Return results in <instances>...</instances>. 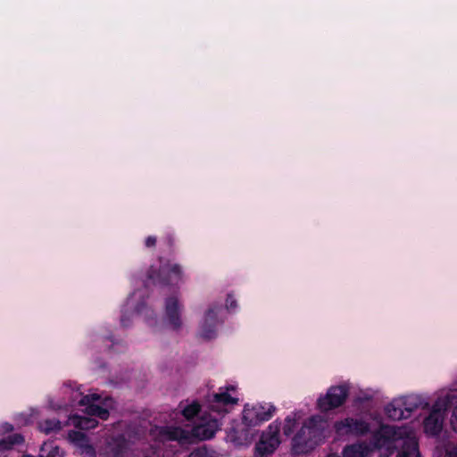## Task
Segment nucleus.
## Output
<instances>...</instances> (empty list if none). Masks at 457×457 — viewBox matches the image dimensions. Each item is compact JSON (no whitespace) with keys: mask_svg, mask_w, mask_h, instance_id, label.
Returning a JSON list of instances; mask_svg holds the SVG:
<instances>
[{"mask_svg":"<svg viewBox=\"0 0 457 457\" xmlns=\"http://www.w3.org/2000/svg\"><path fill=\"white\" fill-rule=\"evenodd\" d=\"M324 428V420L320 416L314 415L307 419L292 437V454L301 455L312 451L322 442Z\"/></svg>","mask_w":457,"mask_h":457,"instance_id":"1","label":"nucleus"},{"mask_svg":"<svg viewBox=\"0 0 457 457\" xmlns=\"http://www.w3.org/2000/svg\"><path fill=\"white\" fill-rule=\"evenodd\" d=\"M164 258L159 257L160 266L151 265L146 272L145 285L168 287L175 286L182 280L183 272L179 264L163 263Z\"/></svg>","mask_w":457,"mask_h":457,"instance_id":"2","label":"nucleus"},{"mask_svg":"<svg viewBox=\"0 0 457 457\" xmlns=\"http://www.w3.org/2000/svg\"><path fill=\"white\" fill-rule=\"evenodd\" d=\"M349 392L350 387L347 384L331 386L328 388L326 394L318 397L316 407L322 413L337 409L345 404Z\"/></svg>","mask_w":457,"mask_h":457,"instance_id":"3","label":"nucleus"},{"mask_svg":"<svg viewBox=\"0 0 457 457\" xmlns=\"http://www.w3.org/2000/svg\"><path fill=\"white\" fill-rule=\"evenodd\" d=\"M201 428H202L199 426H194L191 430H187L180 427L165 426L161 428L160 435L168 440L177 441L179 445H185L194 444L197 440L201 439L199 436V430ZM212 435V432L209 435L204 433L202 439L210 438Z\"/></svg>","mask_w":457,"mask_h":457,"instance_id":"4","label":"nucleus"},{"mask_svg":"<svg viewBox=\"0 0 457 457\" xmlns=\"http://www.w3.org/2000/svg\"><path fill=\"white\" fill-rule=\"evenodd\" d=\"M422 405V401L418 396H408L400 400H395L385 408L387 418L392 420H401L411 416V412Z\"/></svg>","mask_w":457,"mask_h":457,"instance_id":"5","label":"nucleus"},{"mask_svg":"<svg viewBox=\"0 0 457 457\" xmlns=\"http://www.w3.org/2000/svg\"><path fill=\"white\" fill-rule=\"evenodd\" d=\"M279 431L280 424L274 421L262 432L255 445V455L257 457H267L275 452L280 445Z\"/></svg>","mask_w":457,"mask_h":457,"instance_id":"6","label":"nucleus"},{"mask_svg":"<svg viewBox=\"0 0 457 457\" xmlns=\"http://www.w3.org/2000/svg\"><path fill=\"white\" fill-rule=\"evenodd\" d=\"M275 406L272 404H260L252 409L245 408L243 411V422L248 427H256L262 422L270 420L275 412Z\"/></svg>","mask_w":457,"mask_h":457,"instance_id":"7","label":"nucleus"},{"mask_svg":"<svg viewBox=\"0 0 457 457\" xmlns=\"http://www.w3.org/2000/svg\"><path fill=\"white\" fill-rule=\"evenodd\" d=\"M370 424L362 420L347 417L334 423V429L339 436H364L370 432Z\"/></svg>","mask_w":457,"mask_h":457,"instance_id":"8","label":"nucleus"},{"mask_svg":"<svg viewBox=\"0 0 457 457\" xmlns=\"http://www.w3.org/2000/svg\"><path fill=\"white\" fill-rule=\"evenodd\" d=\"M183 305L176 296H170L165 299L164 318L168 325L175 331L182 327L181 312Z\"/></svg>","mask_w":457,"mask_h":457,"instance_id":"9","label":"nucleus"},{"mask_svg":"<svg viewBox=\"0 0 457 457\" xmlns=\"http://www.w3.org/2000/svg\"><path fill=\"white\" fill-rule=\"evenodd\" d=\"M218 307H210L205 315L204 321L200 327V337L206 340H211L217 336Z\"/></svg>","mask_w":457,"mask_h":457,"instance_id":"10","label":"nucleus"},{"mask_svg":"<svg viewBox=\"0 0 457 457\" xmlns=\"http://www.w3.org/2000/svg\"><path fill=\"white\" fill-rule=\"evenodd\" d=\"M98 399L99 396L96 394L83 395L79 403L81 406H86V411L89 416L97 417L103 420H106L110 415L109 411L106 408L95 403Z\"/></svg>","mask_w":457,"mask_h":457,"instance_id":"11","label":"nucleus"},{"mask_svg":"<svg viewBox=\"0 0 457 457\" xmlns=\"http://www.w3.org/2000/svg\"><path fill=\"white\" fill-rule=\"evenodd\" d=\"M444 417L437 403L433 406L432 411L424 420V430L430 436H438L443 428Z\"/></svg>","mask_w":457,"mask_h":457,"instance_id":"12","label":"nucleus"},{"mask_svg":"<svg viewBox=\"0 0 457 457\" xmlns=\"http://www.w3.org/2000/svg\"><path fill=\"white\" fill-rule=\"evenodd\" d=\"M236 387L234 386H228L224 388L220 387V392L216 393L212 395V400L211 402V409L213 411H218L220 406H228L237 403L238 399L230 395V391H235Z\"/></svg>","mask_w":457,"mask_h":457,"instance_id":"13","label":"nucleus"},{"mask_svg":"<svg viewBox=\"0 0 457 457\" xmlns=\"http://www.w3.org/2000/svg\"><path fill=\"white\" fill-rule=\"evenodd\" d=\"M127 449L126 439L122 436H118L107 442L105 453L108 457H126Z\"/></svg>","mask_w":457,"mask_h":457,"instance_id":"14","label":"nucleus"},{"mask_svg":"<svg viewBox=\"0 0 457 457\" xmlns=\"http://www.w3.org/2000/svg\"><path fill=\"white\" fill-rule=\"evenodd\" d=\"M371 449L366 442H358L345 445L343 449V457H367Z\"/></svg>","mask_w":457,"mask_h":457,"instance_id":"15","label":"nucleus"},{"mask_svg":"<svg viewBox=\"0 0 457 457\" xmlns=\"http://www.w3.org/2000/svg\"><path fill=\"white\" fill-rule=\"evenodd\" d=\"M397 457H420L418 442L413 438L404 440Z\"/></svg>","mask_w":457,"mask_h":457,"instance_id":"16","label":"nucleus"},{"mask_svg":"<svg viewBox=\"0 0 457 457\" xmlns=\"http://www.w3.org/2000/svg\"><path fill=\"white\" fill-rule=\"evenodd\" d=\"M24 443V436L21 434L15 433L0 439V452L9 451L14 445H21Z\"/></svg>","mask_w":457,"mask_h":457,"instance_id":"17","label":"nucleus"},{"mask_svg":"<svg viewBox=\"0 0 457 457\" xmlns=\"http://www.w3.org/2000/svg\"><path fill=\"white\" fill-rule=\"evenodd\" d=\"M72 422L76 428L81 430H89L98 426V421L93 417L74 415Z\"/></svg>","mask_w":457,"mask_h":457,"instance_id":"18","label":"nucleus"},{"mask_svg":"<svg viewBox=\"0 0 457 457\" xmlns=\"http://www.w3.org/2000/svg\"><path fill=\"white\" fill-rule=\"evenodd\" d=\"M298 426V418L295 413H292L286 417L284 425L282 428L283 435L290 436Z\"/></svg>","mask_w":457,"mask_h":457,"instance_id":"19","label":"nucleus"},{"mask_svg":"<svg viewBox=\"0 0 457 457\" xmlns=\"http://www.w3.org/2000/svg\"><path fill=\"white\" fill-rule=\"evenodd\" d=\"M200 411L201 405L196 401H194L192 403L185 406L181 413L187 420H192L199 414Z\"/></svg>","mask_w":457,"mask_h":457,"instance_id":"20","label":"nucleus"},{"mask_svg":"<svg viewBox=\"0 0 457 457\" xmlns=\"http://www.w3.org/2000/svg\"><path fill=\"white\" fill-rule=\"evenodd\" d=\"M42 429L46 434L57 432L62 429V423L60 420L55 419L46 420L42 425Z\"/></svg>","mask_w":457,"mask_h":457,"instance_id":"21","label":"nucleus"},{"mask_svg":"<svg viewBox=\"0 0 457 457\" xmlns=\"http://www.w3.org/2000/svg\"><path fill=\"white\" fill-rule=\"evenodd\" d=\"M380 436L387 441L395 440L397 436V428L394 426H382Z\"/></svg>","mask_w":457,"mask_h":457,"instance_id":"22","label":"nucleus"},{"mask_svg":"<svg viewBox=\"0 0 457 457\" xmlns=\"http://www.w3.org/2000/svg\"><path fill=\"white\" fill-rule=\"evenodd\" d=\"M40 457H62V452L60 447L54 446L50 449H46V446H43L40 449Z\"/></svg>","mask_w":457,"mask_h":457,"instance_id":"23","label":"nucleus"},{"mask_svg":"<svg viewBox=\"0 0 457 457\" xmlns=\"http://www.w3.org/2000/svg\"><path fill=\"white\" fill-rule=\"evenodd\" d=\"M188 457H212L208 449L205 446L198 447L193 450Z\"/></svg>","mask_w":457,"mask_h":457,"instance_id":"24","label":"nucleus"},{"mask_svg":"<svg viewBox=\"0 0 457 457\" xmlns=\"http://www.w3.org/2000/svg\"><path fill=\"white\" fill-rule=\"evenodd\" d=\"M69 437L71 439V441L77 443L84 442L87 439L86 435L80 431H71L69 433Z\"/></svg>","mask_w":457,"mask_h":457,"instance_id":"25","label":"nucleus"},{"mask_svg":"<svg viewBox=\"0 0 457 457\" xmlns=\"http://www.w3.org/2000/svg\"><path fill=\"white\" fill-rule=\"evenodd\" d=\"M163 244L168 248L169 254L174 253V238L170 234L166 235V237L162 240Z\"/></svg>","mask_w":457,"mask_h":457,"instance_id":"26","label":"nucleus"},{"mask_svg":"<svg viewBox=\"0 0 457 457\" xmlns=\"http://www.w3.org/2000/svg\"><path fill=\"white\" fill-rule=\"evenodd\" d=\"M237 307V300L231 294H228L227 296V299H226V308L228 311H233Z\"/></svg>","mask_w":457,"mask_h":457,"instance_id":"27","label":"nucleus"},{"mask_svg":"<svg viewBox=\"0 0 457 457\" xmlns=\"http://www.w3.org/2000/svg\"><path fill=\"white\" fill-rule=\"evenodd\" d=\"M157 242L155 236H148L145 240V245L147 248L154 247Z\"/></svg>","mask_w":457,"mask_h":457,"instance_id":"28","label":"nucleus"},{"mask_svg":"<svg viewBox=\"0 0 457 457\" xmlns=\"http://www.w3.org/2000/svg\"><path fill=\"white\" fill-rule=\"evenodd\" d=\"M120 324L122 327H129L130 324V319L125 313H123L120 317Z\"/></svg>","mask_w":457,"mask_h":457,"instance_id":"29","label":"nucleus"},{"mask_svg":"<svg viewBox=\"0 0 457 457\" xmlns=\"http://www.w3.org/2000/svg\"><path fill=\"white\" fill-rule=\"evenodd\" d=\"M453 428L457 431V407L453 411V418L451 420Z\"/></svg>","mask_w":457,"mask_h":457,"instance_id":"30","label":"nucleus"},{"mask_svg":"<svg viewBox=\"0 0 457 457\" xmlns=\"http://www.w3.org/2000/svg\"><path fill=\"white\" fill-rule=\"evenodd\" d=\"M1 429L4 433H10L13 430V426L8 422H5V423L2 424Z\"/></svg>","mask_w":457,"mask_h":457,"instance_id":"31","label":"nucleus"},{"mask_svg":"<svg viewBox=\"0 0 457 457\" xmlns=\"http://www.w3.org/2000/svg\"><path fill=\"white\" fill-rule=\"evenodd\" d=\"M445 457H457V448L446 451Z\"/></svg>","mask_w":457,"mask_h":457,"instance_id":"32","label":"nucleus"},{"mask_svg":"<svg viewBox=\"0 0 457 457\" xmlns=\"http://www.w3.org/2000/svg\"><path fill=\"white\" fill-rule=\"evenodd\" d=\"M108 339L114 344L112 337H109Z\"/></svg>","mask_w":457,"mask_h":457,"instance_id":"33","label":"nucleus"},{"mask_svg":"<svg viewBox=\"0 0 457 457\" xmlns=\"http://www.w3.org/2000/svg\"><path fill=\"white\" fill-rule=\"evenodd\" d=\"M328 457H337L336 455H328Z\"/></svg>","mask_w":457,"mask_h":457,"instance_id":"34","label":"nucleus"},{"mask_svg":"<svg viewBox=\"0 0 457 457\" xmlns=\"http://www.w3.org/2000/svg\"><path fill=\"white\" fill-rule=\"evenodd\" d=\"M28 457H32V456H28Z\"/></svg>","mask_w":457,"mask_h":457,"instance_id":"35","label":"nucleus"}]
</instances>
